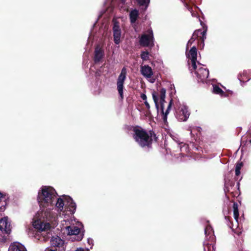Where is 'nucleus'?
I'll list each match as a JSON object with an SVG mask.
<instances>
[{
    "label": "nucleus",
    "instance_id": "473e14b6",
    "mask_svg": "<svg viewBox=\"0 0 251 251\" xmlns=\"http://www.w3.org/2000/svg\"><path fill=\"white\" fill-rule=\"evenodd\" d=\"M87 243L90 245H93V240L91 238H88L87 240Z\"/></svg>",
    "mask_w": 251,
    "mask_h": 251
},
{
    "label": "nucleus",
    "instance_id": "9d476101",
    "mask_svg": "<svg viewBox=\"0 0 251 251\" xmlns=\"http://www.w3.org/2000/svg\"><path fill=\"white\" fill-rule=\"evenodd\" d=\"M126 68L124 67L121 70V72L118 77L117 81V90L122 99H123L124 97V83L126 78Z\"/></svg>",
    "mask_w": 251,
    "mask_h": 251
},
{
    "label": "nucleus",
    "instance_id": "20e7f679",
    "mask_svg": "<svg viewBox=\"0 0 251 251\" xmlns=\"http://www.w3.org/2000/svg\"><path fill=\"white\" fill-rule=\"evenodd\" d=\"M55 209L60 212L69 211L73 215L75 211L76 204L70 197L65 196L57 199L55 203Z\"/></svg>",
    "mask_w": 251,
    "mask_h": 251
},
{
    "label": "nucleus",
    "instance_id": "1a4fd4ad",
    "mask_svg": "<svg viewBox=\"0 0 251 251\" xmlns=\"http://www.w3.org/2000/svg\"><path fill=\"white\" fill-rule=\"evenodd\" d=\"M139 43L143 47H153L154 46V38L152 30L149 29L142 35L139 40Z\"/></svg>",
    "mask_w": 251,
    "mask_h": 251
},
{
    "label": "nucleus",
    "instance_id": "f8f14e48",
    "mask_svg": "<svg viewBox=\"0 0 251 251\" xmlns=\"http://www.w3.org/2000/svg\"><path fill=\"white\" fill-rule=\"evenodd\" d=\"M140 72L142 75L147 79L151 83H154L155 79L152 77L153 72L152 68L147 65H141Z\"/></svg>",
    "mask_w": 251,
    "mask_h": 251
},
{
    "label": "nucleus",
    "instance_id": "5701e85b",
    "mask_svg": "<svg viewBox=\"0 0 251 251\" xmlns=\"http://www.w3.org/2000/svg\"><path fill=\"white\" fill-rule=\"evenodd\" d=\"M186 8L191 13V15L193 17H197V14L196 10L197 9L196 7H195V10L193 9L192 7H190L187 3L184 4Z\"/></svg>",
    "mask_w": 251,
    "mask_h": 251
},
{
    "label": "nucleus",
    "instance_id": "39448f33",
    "mask_svg": "<svg viewBox=\"0 0 251 251\" xmlns=\"http://www.w3.org/2000/svg\"><path fill=\"white\" fill-rule=\"evenodd\" d=\"M134 132V138L141 147L149 146L151 144L152 135L151 132H147L140 127L135 128Z\"/></svg>",
    "mask_w": 251,
    "mask_h": 251
},
{
    "label": "nucleus",
    "instance_id": "dca6fc26",
    "mask_svg": "<svg viewBox=\"0 0 251 251\" xmlns=\"http://www.w3.org/2000/svg\"><path fill=\"white\" fill-rule=\"evenodd\" d=\"M114 41L116 44H119L120 42L121 36V30L118 24L115 22L113 27Z\"/></svg>",
    "mask_w": 251,
    "mask_h": 251
},
{
    "label": "nucleus",
    "instance_id": "7ed1b4c3",
    "mask_svg": "<svg viewBox=\"0 0 251 251\" xmlns=\"http://www.w3.org/2000/svg\"><path fill=\"white\" fill-rule=\"evenodd\" d=\"M56 217L57 216L54 218H50V219L47 217H44L42 216V211H40L36 215L32 222V226L38 232H48L50 229V225L49 222L55 221Z\"/></svg>",
    "mask_w": 251,
    "mask_h": 251
},
{
    "label": "nucleus",
    "instance_id": "72a5a7b5",
    "mask_svg": "<svg viewBox=\"0 0 251 251\" xmlns=\"http://www.w3.org/2000/svg\"><path fill=\"white\" fill-rule=\"evenodd\" d=\"M145 104L148 109H149L150 108V106L148 102L147 101H144Z\"/></svg>",
    "mask_w": 251,
    "mask_h": 251
},
{
    "label": "nucleus",
    "instance_id": "c756f323",
    "mask_svg": "<svg viewBox=\"0 0 251 251\" xmlns=\"http://www.w3.org/2000/svg\"><path fill=\"white\" fill-rule=\"evenodd\" d=\"M75 251H90L88 249H84L82 248H77Z\"/></svg>",
    "mask_w": 251,
    "mask_h": 251
},
{
    "label": "nucleus",
    "instance_id": "b1692460",
    "mask_svg": "<svg viewBox=\"0 0 251 251\" xmlns=\"http://www.w3.org/2000/svg\"><path fill=\"white\" fill-rule=\"evenodd\" d=\"M5 198L4 197L2 194L0 192V205H1L0 208L1 210L5 209V205L6 202H5Z\"/></svg>",
    "mask_w": 251,
    "mask_h": 251
},
{
    "label": "nucleus",
    "instance_id": "423d86ee",
    "mask_svg": "<svg viewBox=\"0 0 251 251\" xmlns=\"http://www.w3.org/2000/svg\"><path fill=\"white\" fill-rule=\"evenodd\" d=\"M205 240L203 242L204 251H215L214 244L216 238L213 229L210 225H207L204 230Z\"/></svg>",
    "mask_w": 251,
    "mask_h": 251
},
{
    "label": "nucleus",
    "instance_id": "6e6552de",
    "mask_svg": "<svg viewBox=\"0 0 251 251\" xmlns=\"http://www.w3.org/2000/svg\"><path fill=\"white\" fill-rule=\"evenodd\" d=\"M178 108L176 109V117L180 121H186L190 116V112L187 106L181 104L178 102L176 104Z\"/></svg>",
    "mask_w": 251,
    "mask_h": 251
},
{
    "label": "nucleus",
    "instance_id": "7c9ffc66",
    "mask_svg": "<svg viewBox=\"0 0 251 251\" xmlns=\"http://www.w3.org/2000/svg\"><path fill=\"white\" fill-rule=\"evenodd\" d=\"M141 98L143 100H144V101L147 100V96L145 94H142L141 95Z\"/></svg>",
    "mask_w": 251,
    "mask_h": 251
},
{
    "label": "nucleus",
    "instance_id": "393cba45",
    "mask_svg": "<svg viewBox=\"0 0 251 251\" xmlns=\"http://www.w3.org/2000/svg\"><path fill=\"white\" fill-rule=\"evenodd\" d=\"M150 55L149 52L146 51H142L141 53V57L144 61L149 60Z\"/></svg>",
    "mask_w": 251,
    "mask_h": 251
},
{
    "label": "nucleus",
    "instance_id": "c85d7f7f",
    "mask_svg": "<svg viewBox=\"0 0 251 251\" xmlns=\"http://www.w3.org/2000/svg\"><path fill=\"white\" fill-rule=\"evenodd\" d=\"M243 166V163L242 162H238L236 164L235 167V170H241V169Z\"/></svg>",
    "mask_w": 251,
    "mask_h": 251
},
{
    "label": "nucleus",
    "instance_id": "c9c22d12",
    "mask_svg": "<svg viewBox=\"0 0 251 251\" xmlns=\"http://www.w3.org/2000/svg\"><path fill=\"white\" fill-rule=\"evenodd\" d=\"M194 129H194V128H192V129H190V133H191V134H192L193 132H194Z\"/></svg>",
    "mask_w": 251,
    "mask_h": 251
},
{
    "label": "nucleus",
    "instance_id": "f03ea898",
    "mask_svg": "<svg viewBox=\"0 0 251 251\" xmlns=\"http://www.w3.org/2000/svg\"><path fill=\"white\" fill-rule=\"evenodd\" d=\"M152 96L157 109L158 108V104L160 103L162 112V119L164 122L166 123L167 121V116L172 106V100H170L166 110L164 111V103L166 102L165 100L166 97V90L164 88H162L158 91V92H152Z\"/></svg>",
    "mask_w": 251,
    "mask_h": 251
},
{
    "label": "nucleus",
    "instance_id": "9b49d317",
    "mask_svg": "<svg viewBox=\"0 0 251 251\" xmlns=\"http://www.w3.org/2000/svg\"><path fill=\"white\" fill-rule=\"evenodd\" d=\"M70 225L67 226L65 228L67 232V234L70 235H77L80 232L79 226H81V224L79 222H75V220H71Z\"/></svg>",
    "mask_w": 251,
    "mask_h": 251
},
{
    "label": "nucleus",
    "instance_id": "4468645a",
    "mask_svg": "<svg viewBox=\"0 0 251 251\" xmlns=\"http://www.w3.org/2000/svg\"><path fill=\"white\" fill-rule=\"evenodd\" d=\"M187 58L191 60V64L188 62L189 67H193V69H196V65L198 64L197 62V50L196 48L194 46L190 50L189 53L186 54Z\"/></svg>",
    "mask_w": 251,
    "mask_h": 251
},
{
    "label": "nucleus",
    "instance_id": "4be33fe9",
    "mask_svg": "<svg viewBox=\"0 0 251 251\" xmlns=\"http://www.w3.org/2000/svg\"><path fill=\"white\" fill-rule=\"evenodd\" d=\"M213 92L216 94L220 95L221 96H226L225 92L218 86H213Z\"/></svg>",
    "mask_w": 251,
    "mask_h": 251
},
{
    "label": "nucleus",
    "instance_id": "58836bf2",
    "mask_svg": "<svg viewBox=\"0 0 251 251\" xmlns=\"http://www.w3.org/2000/svg\"><path fill=\"white\" fill-rule=\"evenodd\" d=\"M113 0H112V1H113Z\"/></svg>",
    "mask_w": 251,
    "mask_h": 251
},
{
    "label": "nucleus",
    "instance_id": "a211bd4d",
    "mask_svg": "<svg viewBox=\"0 0 251 251\" xmlns=\"http://www.w3.org/2000/svg\"><path fill=\"white\" fill-rule=\"evenodd\" d=\"M8 251H27L25 247L19 242H14L12 243L9 248Z\"/></svg>",
    "mask_w": 251,
    "mask_h": 251
},
{
    "label": "nucleus",
    "instance_id": "cd10ccee",
    "mask_svg": "<svg viewBox=\"0 0 251 251\" xmlns=\"http://www.w3.org/2000/svg\"><path fill=\"white\" fill-rule=\"evenodd\" d=\"M232 229V231L236 234H237V235H239L241 233H242V231L240 229H238V228H236V229H234L233 228V226L231 227Z\"/></svg>",
    "mask_w": 251,
    "mask_h": 251
},
{
    "label": "nucleus",
    "instance_id": "f3484780",
    "mask_svg": "<svg viewBox=\"0 0 251 251\" xmlns=\"http://www.w3.org/2000/svg\"><path fill=\"white\" fill-rule=\"evenodd\" d=\"M104 55L103 50L99 46H97L95 49L94 61L95 63L99 62L102 58Z\"/></svg>",
    "mask_w": 251,
    "mask_h": 251
},
{
    "label": "nucleus",
    "instance_id": "412c9836",
    "mask_svg": "<svg viewBox=\"0 0 251 251\" xmlns=\"http://www.w3.org/2000/svg\"><path fill=\"white\" fill-rule=\"evenodd\" d=\"M233 209L234 218L236 222V225H235V226H238L239 211H238V204L237 203H233Z\"/></svg>",
    "mask_w": 251,
    "mask_h": 251
},
{
    "label": "nucleus",
    "instance_id": "0eeeda50",
    "mask_svg": "<svg viewBox=\"0 0 251 251\" xmlns=\"http://www.w3.org/2000/svg\"><path fill=\"white\" fill-rule=\"evenodd\" d=\"M189 70L193 74H195L198 82H205L209 75V71L204 68L202 65L198 62L196 69L189 67Z\"/></svg>",
    "mask_w": 251,
    "mask_h": 251
},
{
    "label": "nucleus",
    "instance_id": "e433bc0d",
    "mask_svg": "<svg viewBox=\"0 0 251 251\" xmlns=\"http://www.w3.org/2000/svg\"><path fill=\"white\" fill-rule=\"evenodd\" d=\"M45 251H56L52 250H50V249H47Z\"/></svg>",
    "mask_w": 251,
    "mask_h": 251
},
{
    "label": "nucleus",
    "instance_id": "aec40b11",
    "mask_svg": "<svg viewBox=\"0 0 251 251\" xmlns=\"http://www.w3.org/2000/svg\"><path fill=\"white\" fill-rule=\"evenodd\" d=\"M139 17V12L136 9L132 10L129 14L130 21L131 24H134Z\"/></svg>",
    "mask_w": 251,
    "mask_h": 251
},
{
    "label": "nucleus",
    "instance_id": "ddd939ff",
    "mask_svg": "<svg viewBox=\"0 0 251 251\" xmlns=\"http://www.w3.org/2000/svg\"><path fill=\"white\" fill-rule=\"evenodd\" d=\"M11 228L10 223L8 221V218L5 217L0 220V233L1 234H9Z\"/></svg>",
    "mask_w": 251,
    "mask_h": 251
},
{
    "label": "nucleus",
    "instance_id": "2eb2a0df",
    "mask_svg": "<svg viewBox=\"0 0 251 251\" xmlns=\"http://www.w3.org/2000/svg\"><path fill=\"white\" fill-rule=\"evenodd\" d=\"M206 30L201 31V30H197L195 31L191 38L188 41L187 45V49L188 47L191 46L192 43L195 41L196 39L198 37H200L202 41L203 42L204 39L206 38Z\"/></svg>",
    "mask_w": 251,
    "mask_h": 251
},
{
    "label": "nucleus",
    "instance_id": "f257e3e1",
    "mask_svg": "<svg viewBox=\"0 0 251 251\" xmlns=\"http://www.w3.org/2000/svg\"><path fill=\"white\" fill-rule=\"evenodd\" d=\"M56 199V193L52 187L42 186L39 190L37 200L44 217L50 219L57 216L53 211L54 202Z\"/></svg>",
    "mask_w": 251,
    "mask_h": 251
},
{
    "label": "nucleus",
    "instance_id": "2f4dec72",
    "mask_svg": "<svg viewBox=\"0 0 251 251\" xmlns=\"http://www.w3.org/2000/svg\"><path fill=\"white\" fill-rule=\"evenodd\" d=\"M82 238H83V235H79L77 236L76 238H75V240L79 241L81 240Z\"/></svg>",
    "mask_w": 251,
    "mask_h": 251
},
{
    "label": "nucleus",
    "instance_id": "f704fd0d",
    "mask_svg": "<svg viewBox=\"0 0 251 251\" xmlns=\"http://www.w3.org/2000/svg\"><path fill=\"white\" fill-rule=\"evenodd\" d=\"M240 175V170H235V175L236 176H239Z\"/></svg>",
    "mask_w": 251,
    "mask_h": 251
},
{
    "label": "nucleus",
    "instance_id": "a878e982",
    "mask_svg": "<svg viewBox=\"0 0 251 251\" xmlns=\"http://www.w3.org/2000/svg\"><path fill=\"white\" fill-rule=\"evenodd\" d=\"M150 2V0H137L138 4L140 6H145V9L148 6Z\"/></svg>",
    "mask_w": 251,
    "mask_h": 251
},
{
    "label": "nucleus",
    "instance_id": "6ab92c4d",
    "mask_svg": "<svg viewBox=\"0 0 251 251\" xmlns=\"http://www.w3.org/2000/svg\"><path fill=\"white\" fill-rule=\"evenodd\" d=\"M50 244L53 247H60L64 244V241L59 237L55 236L51 238Z\"/></svg>",
    "mask_w": 251,
    "mask_h": 251
},
{
    "label": "nucleus",
    "instance_id": "4c0bfd02",
    "mask_svg": "<svg viewBox=\"0 0 251 251\" xmlns=\"http://www.w3.org/2000/svg\"><path fill=\"white\" fill-rule=\"evenodd\" d=\"M198 130L199 131H200V129H201L200 127H198Z\"/></svg>",
    "mask_w": 251,
    "mask_h": 251
},
{
    "label": "nucleus",
    "instance_id": "bb28decb",
    "mask_svg": "<svg viewBox=\"0 0 251 251\" xmlns=\"http://www.w3.org/2000/svg\"><path fill=\"white\" fill-rule=\"evenodd\" d=\"M174 140H175L177 143H178V145L180 146L179 148L180 150L182 151V149L184 148L185 150L186 151L188 149V145H186L185 144L183 143V142H179V141L174 139Z\"/></svg>",
    "mask_w": 251,
    "mask_h": 251
}]
</instances>
